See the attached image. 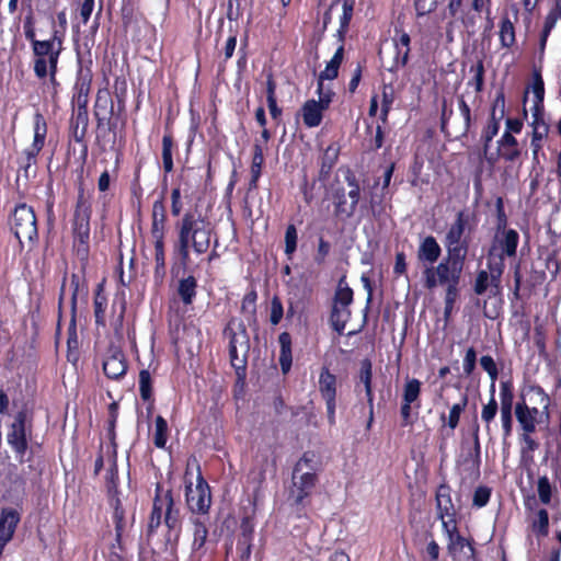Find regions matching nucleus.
I'll list each match as a JSON object with an SVG mask.
<instances>
[{"label": "nucleus", "mask_w": 561, "mask_h": 561, "mask_svg": "<svg viewBox=\"0 0 561 561\" xmlns=\"http://www.w3.org/2000/svg\"><path fill=\"white\" fill-rule=\"evenodd\" d=\"M442 254V249L436 239L432 236L425 237L417 249V260L432 266Z\"/></svg>", "instance_id": "b1692460"}, {"label": "nucleus", "mask_w": 561, "mask_h": 561, "mask_svg": "<svg viewBox=\"0 0 561 561\" xmlns=\"http://www.w3.org/2000/svg\"><path fill=\"white\" fill-rule=\"evenodd\" d=\"M213 227L201 215L186 213L180 224L179 252L183 261H187L190 245L197 254L207 252L210 245Z\"/></svg>", "instance_id": "f257e3e1"}, {"label": "nucleus", "mask_w": 561, "mask_h": 561, "mask_svg": "<svg viewBox=\"0 0 561 561\" xmlns=\"http://www.w3.org/2000/svg\"><path fill=\"white\" fill-rule=\"evenodd\" d=\"M393 273L397 276L405 275L407 274L405 254L403 252H398L396 254V262H394V266H393Z\"/></svg>", "instance_id": "338daca9"}, {"label": "nucleus", "mask_w": 561, "mask_h": 561, "mask_svg": "<svg viewBox=\"0 0 561 561\" xmlns=\"http://www.w3.org/2000/svg\"><path fill=\"white\" fill-rule=\"evenodd\" d=\"M319 100L316 101L319 105H321L324 110H327L333 98V92L330 89H325L323 85V81L318 80V89H317Z\"/></svg>", "instance_id": "6e6d98bb"}, {"label": "nucleus", "mask_w": 561, "mask_h": 561, "mask_svg": "<svg viewBox=\"0 0 561 561\" xmlns=\"http://www.w3.org/2000/svg\"><path fill=\"white\" fill-rule=\"evenodd\" d=\"M167 440H168V423L161 415H158L156 417V424H154L153 444L158 448H163L167 444Z\"/></svg>", "instance_id": "ea45409f"}, {"label": "nucleus", "mask_w": 561, "mask_h": 561, "mask_svg": "<svg viewBox=\"0 0 561 561\" xmlns=\"http://www.w3.org/2000/svg\"><path fill=\"white\" fill-rule=\"evenodd\" d=\"M172 148L173 140L171 136L164 135L162 138V161L165 172H171L173 169Z\"/></svg>", "instance_id": "49530a36"}, {"label": "nucleus", "mask_w": 561, "mask_h": 561, "mask_svg": "<svg viewBox=\"0 0 561 561\" xmlns=\"http://www.w3.org/2000/svg\"><path fill=\"white\" fill-rule=\"evenodd\" d=\"M499 151L506 161H515L520 156L518 142L510 133H504L499 140Z\"/></svg>", "instance_id": "bb28decb"}, {"label": "nucleus", "mask_w": 561, "mask_h": 561, "mask_svg": "<svg viewBox=\"0 0 561 561\" xmlns=\"http://www.w3.org/2000/svg\"><path fill=\"white\" fill-rule=\"evenodd\" d=\"M171 213L173 216H179L182 211L181 191L173 188L171 193Z\"/></svg>", "instance_id": "69168bd1"}, {"label": "nucleus", "mask_w": 561, "mask_h": 561, "mask_svg": "<svg viewBox=\"0 0 561 561\" xmlns=\"http://www.w3.org/2000/svg\"><path fill=\"white\" fill-rule=\"evenodd\" d=\"M477 354L474 348L470 347L466 352V356L463 358V371L467 376L471 375L476 367Z\"/></svg>", "instance_id": "e2e57ef3"}, {"label": "nucleus", "mask_w": 561, "mask_h": 561, "mask_svg": "<svg viewBox=\"0 0 561 561\" xmlns=\"http://www.w3.org/2000/svg\"><path fill=\"white\" fill-rule=\"evenodd\" d=\"M490 273L486 271H480L474 282V291L477 295H482L489 287L497 290L500 287L501 276L504 270V263L502 262H489Z\"/></svg>", "instance_id": "6ab92c4d"}, {"label": "nucleus", "mask_w": 561, "mask_h": 561, "mask_svg": "<svg viewBox=\"0 0 561 561\" xmlns=\"http://www.w3.org/2000/svg\"><path fill=\"white\" fill-rule=\"evenodd\" d=\"M279 343V365L282 371L287 374L291 368L293 355H291V336L288 332H283L278 336Z\"/></svg>", "instance_id": "c85d7f7f"}, {"label": "nucleus", "mask_w": 561, "mask_h": 561, "mask_svg": "<svg viewBox=\"0 0 561 561\" xmlns=\"http://www.w3.org/2000/svg\"><path fill=\"white\" fill-rule=\"evenodd\" d=\"M491 496V489L488 486H478L474 490L472 504L473 506L481 508L485 506Z\"/></svg>", "instance_id": "603ef678"}, {"label": "nucleus", "mask_w": 561, "mask_h": 561, "mask_svg": "<svg viewBox=\"0 0 561 561\" xmlns=\"http://www.w3.org/2000/svg\"><path fill=\"white\" fill-rule=\"evenodd\" d=\"M531 91L535 98L534 103L536 107H538L542 103L545 96V84L539 70H535L533 73Z\"/></svg>", "instance_id": "c03bdc74"}, {"label": "nucleus", "mask_w": 561, "mask_h": 561, "mask_svg": "<svg viewBox=\"0 0 561 561\" xmlns=\"http://www.w3.org/2000/svg\"><path fill=\"white\" fill-rule=\"evenodd\" d=\"M319 390L327 404L328 421L331 425L335 424V397L336 378L328 368H322L319 378Z\"/></svg>", "instance_id": "4468645a"}, {"label": "nucleus", "mask_w": 561, "mask_h": 561, "mask_svg": "<svg viewBox=\"0 0 561 561\" xmlns=\"http://www.w3.org/2000/svg\"><path fill=\"white\" fill-rule=\"evenodd\" d=\"M353 7H354V1L353 0H344L343 1V14L341 16V28H340V32H344L346 30V27L348 26V23L352 19V14H353Z\"/></svg>", "instance_id": "052dcab7"}, {"label": "nucleus", "mask_w": 561, "mask_h": 561, "mask_svg": "<svg viewBox=\"0 0 561 561\" xmlns=\"http://www.w3.org/2000/svg\"><path fill=\"white\" fill-rule=\"evenodd\" d=\"M466 407H467V397L463 396L460 402L455 403L450 408L449 414H448V420H447V425L449 426V428L451 431H454L458 426L460 415L463 412V410L466 409Z\"/></svg>", "instance_id": "a18cd8bd"}, {"label": "nucleus", "mask_w": 561, "mask_h": 561, "mask_svg": "<svg viewBox=\"0 0 561 561\" xmlns=\"http://www.w3.org/2000/svg\"><path fill=\"white\" fill-rule=\"evenodd\" d=\"M519 236L514 229H503L497 231L491 248V255H497L499 261L503 262L505 256H515Z\"/></svg>", "instance_id": "ddd939ff"}, {"label": "nucleus", "mask_w": 561, "mask_h": 561, "mask_svg": "<svg viewBox=\"0 0 561 561\" xmlns=\"http://www.w3.org/2000/svg\"><path fill=\"white\" fill-rule=\"evenodd\" d=\"M197 282L194 276H187L179 280L178 295L181 301L185 305H192L196 297Z\"/></svg>", "instance_id": "c756f323"}, {"label": "nucleus", "mask_w": 561, "mask_h": 561, "mask_svg": "<svg viewBox=\"0 0 561 561\" xmlns=\"http://www.w3.org/2000/svg\"><path fill=\"white\" fill-rule=\"evenodd\" d=\"M193 550H199L206 542L208 529L206 525L201 522L198 518L193 519Z\"/></svg>", "instance_id": "58836bf2"}, {"label": "nucleus", "mask_w": 561, "mask_h": 561, "mask_svg": "<svg viewBox=\"0 0 561 561\" xmlns=\"http://www.w3.org/2000/svg\"><path fill=\"white\" fill-rule=\"evenodd\" d=\"M549 516L546 510H539L533 522V530L540 536L548 534Z\"/></svg>", "instance_id": "09e8293b"}, {"label": "nucleus", "mask_w": 561, "mask_h": 561, "mask_svg": "<svg viewBox=\"0 0 561 561\" xmlns=\"http://www.w3.org/2000/svg\"><path fill=\"white\" fill-rule=\"evenodd\" d=\"M467 220L462 211L457 214L456 220L450 225L445 237L447 255L457 260H466L468 241L463 238Z\"/></svg>", "instance_id": "1a4fd4ad"}, {"label": "nucleus", "mask_w": 561, "mask_h": 561, "mask_svg": "<svg viewBox=\"0 0 561 561\" xmlns=\"http://www.w3.org/2000/svg\"><path fill=\"white\" fill-rule=\"evenodd\" d=\"M154 242V261H156V271L164 270L165 257H164V243L163 240L153 241Z\"/></svg>", "instance_id": "bf43d9fd"}, {"label": "nucleus", "mask_w": 561, "mask_h": 561, "mask_svg": "<svg viewBox=\"0 0 561 561\" xmlns=\"http://www.w3.org/2000/svg\"><path fill=\"white\" fill-rule=\"evenodd\" d=\"M421 393V382L420 380L412 378L408 379L404 383L403 388V402L413 404L417 401Z\"/></svg>", "instance_id": "a19ab883"}, {"label": "nucleus", "mask_w": 561, "mask_h": 561, "mask_svg": "<svg viewBox=\"0 0 561 561\" xmlns=\"http://www.w3.org/2000/svg\"><path fill=\"white\" fill-rule=\"evenodd\" d=\"M465 260L446 255L436 266H425L423 271L424 287L428 290L442 286L446 288L449 300L458 295V285L463 270Z\"/></svg>", "instance_id": "f03ea898"}, {"label": "nucleus", "mask_w": 561, "mask_h": 561, "mask_svg": "<svg viewBox=\"0 0 561 561\" xmlns=\"http://www.w3.org/2000/svg\"><path fill=\"white\" fill-rule=\"evenodd\" d=\"M537 492L541 503L549 504L551 502L552 488L549 479L546 476L538 479Z\"/></svg>", "instance_id": "8fccbe9b"}, {"label": "nucleus", "mask_w": 561, "mask_h": 561, "mask_svg": "<svg viewBox=\"0 0 561 561\" xmlns=\"http://www.w3.org/2000/svg\"><path fill=\"white\" fill-rule=\"evenodd\" d=\"M397 57L396 65L404 66L408 62L410 53V36L408 33L402 32L398 39H396Z\"/></svg>", "instance_id": "c9c22d12"}, {"label": "nucleus", "mask_w": 561, "mask_h": 561, "mask_svg": "<svg viewBox=\"0 0 561 561\" xmlns=\"http://www.w3.org/2000/svg\"><path fill=\"white\" fill-rule=\"evenodd\" d=\"M139 392L144 400H149L152 394L151 376L146 369L139 373Z\"/></svg>", "instance_id": "3c124183"}, {"label": "nucleus", "mask_w": 561, "mask_h": 561, "mask_svg": "<svg viewBox=\"0 0 561 561\" xmlns=\"http://www.w3.org/2000/svg\"><path fill=\"white\" fill-rule=\"evenodd\" d=\"M467 0H449L448 11L453 18H458L463 13L465 2ZM489 0H472V9L476 12H482Z\"/></svg>", "instance_id": "f704fd0d"}, {"label": "nucleus", "mask_w": 561, "mask_h": 561, "mask_svg": "<svg viewBox=\"0 0 561 561\" xmlns=\"http://www.w3.org/2000/svg\"><path fill=\"white\" fill-rule=\"evenodd\" d=\"M345 180L348 186L346 195L350 201H344V188H336L332 198L336 216L350 218L355 214L358 205L360 186L355 174L348 169L345 171Z\"/></svg>", "instance_id": "423d86ee"}, {"label": "nucleus", "mask_w": 561, "mask_h": 561, "mask_svg": "<svg viewBox=\"0 0 561 561\" xmlns=\"http://www.w3.org/2000/svg\"><path fill=\"white\" fill-rule=\"evenodd\" d=\"M184 481L188 508L193 513H207L211 504L210 489L195 459L187 461Z\"/></svg>", "instance_id": "7ed1b4c3"}, {"label": "nucleus", "mask_w": 561, "mask_h": 561, "mask_svg": "<svg viewBox=\"0 0 561 561\" xmlns=\"http://www.w3.org/2000/svg\"><path fill=\"white\" fill-rule=\"evenodd\" d=\"M480 365L489 374L491 380L495 381L499 371L494 359L490 355H484L480 358Z\"/></svg>", "instance_id": "13d9d810"}, {"label": "nucleus", "mask_w": 561, "mask_h": 561, "mask_svg": "<svg viewBox=\"0 0 561 561\" xmlns=\"http://www.w3.org/2000/svg\"><path fill=\"white\" fill-rule=\"evenodd\" d=\"M520 405H527L528 408H536L538 411L541 409L542 413L550 414V397L548 393L537 385H526L522 388L519 399L516 402Z\"/></svg>", "instance_id": "2eb2a0df"}, {"label": "nucleus", "mask_w": 561, "mask_h": 561, "mask_svg": "<svg viewBox=\"0 0 561 561\" xmlns=\"http://www.w3.org/2000/svg\"><path fill=\"white\" fill-rule=\"evenodd\" d=\"M458 108L461 117L463 118V133H467L471 123V112L469 105L465 102L463 99L459 100Z\"/></svg>", "instance_id": "0e129e2a"}, {"label": "nucleus", "mask_w": 561, "mask_h": 561, "mask_svg": "<svg viewBox=\"0 0 561 561\" xmlns=\"http://www.w3.org/2000/svg\"><path fill=\"white\" fill-rule=\"evenodd\" d=\"M113 113V101L107 92L100 91L95 101V116L99 123L105 122Z\"/></svg>", "instance_id": "2f4dec72"}, {"label": "nucleus", "mask_w": 561, "mask_h": 561, "mask_svg": "<svg viewBox=\"0 0 561 561\" xmlns=\"http://www.w3.org/2000/svg\"><path fill=\"white\" fill-rule=\"evenodd\" d=\"M499 37L503 48H511L515 42V27L507 15L502 16L499 25Z\"/></svg>", "instance_id": "7c9ffc66"}, {"label": "nucleus", "mask_w": 561, "mask_h": 561, "mask_svg": "<svg viewBox=\"0 0 561 561\" xmlns=\"http://www.w3.org/2000/svg\"><path fill=\"white\" fill-rule=\"evenodd\" d=\"M353 301V291L348 287H339L335 293L332 312L330 317L334 331L342 334L351 318L350 305Z\"/></svg>", "instance_id": "9d476101"}, {"label": "nucleus", "mask_w": 561, "mask_h": 561, "mask_svg": "<svg viewBox=\"0 0 561 561\" xmlns=\"http://www.w3.org/2000/svg\"><path fill=\"white\" fill-rule=\"evenodd\" d=\"M500 399H501V410L512 411L514 394H513L512 386L510 382H507V381L501 382Z\"/></svg>", "instance_id": "de8ad7c7"}, {"label": "nucleus", "mask_w": 561, "mask_h": 561, "mask_svg": "<svg viewBox=\"0 0 561 561\" xmlns=\"http://www.w3.org/2000/svg\"><path fill=\"white\" fill-rule=\"evenodd\" d=\"M107 299L102 294L101 287H99L94 297V317L96 324L104 325L105 324V308H106Z\"/></svg>", "instance_id": "37998d69"}, {"label": "nucleus", "mask_w": 561, "mask_h": 561, "mask_svg": "<svg viewBox=\"0 0 561 561\" xmlns=\"http://www.w3.org/2000/svg\"><path fill=\"white\" fill-rule=\"evenodd\" d=\"M34 72L37 78L49 77L53 84L56 83V72L59 55L62 50V38L55 31L49 39L34 43Z\"/></svg>", "instance_id": "20e7f679"}, {"label": "nucleus", "mask_w": 561, "mask_h": 561, "mask_svg": "<svg viewBox=\"0 0 561 561\" xmlns=\"http://www.w3.org/2000/svg\"><path fill=\"white\" fill-rule=\"evenodd\" d=\"M445 534L448 538L447 548L454 561H476L474 549L466 538L460 536L458 529Z\"/></svg>", "instance_id": "aec40b11"}, {"label": "nucleus", "mask_w": 561, "mask_h": 561, "mask_svg": "<svg viewBox=\"0 0 561 561\" xmlns=\"http://www.w3.org/2000/svg\"><path fill=\"white\" fill-rule=\"evenodd\" d=\"M535 432L522 431L519 435L520 440V455L523 459L533 460L534 451L538 449L539 443L533 437Z\"/></svg>", "instance_id": "72a5a7b5"}, {"label": "nucleus", "mask_w": 561, "mask_h": 561, "mask_svg": "<svg viewBox=\"0 0 561 561\" xmlns=\"http://www.w3.org/2000/svg\"><path fill=\"white\" fill-rule=\"evenodd\" d=\"M290 497L296 504L308 497L317 483V468L313 456L305 454L296 463L293 472Z\"/></svg>", "instance_id": "39448f33"}, {"label": "nucleus", "mask_w": 561, "mask_h": 561, "mask_svg": "<svg viewBox=\"0 0 561 561\" xmlns=\"http://www.w3.org/2000/svg\"><path fill=\"white\" fill-rule=\"evenodd\" d=\"M438 518L442 520L444 533H453L457 528L456 510L451 501L450 490L440 485L436 492Z\"/></svg>", "instance_id": "f8f14e48"}, {"label": "nucleus", "mask_w": 561, "mask_h": 561, "mask_svg": "<svg viewBox=\"0 0 561 561\" xmlns=\"http://www.w3.org/2000/svg\"><path fill=\"white\" fill-rule=\"evenodd\" d=\"M111 505L114 508L113 520L115 523L116 539L119 541L126 526L125 510L118 497L113 499Z\"/></svg>", "instance_id": "e433bc0d"}, {"label": "nucleus", "mask_w": 561, "mask_h": 561, "mask_svg": "<svg viewBox=\"0 0 561 561\" xmlns=\"http://www.w3.org/2000/svg\"><path fill=\"white\" fill-rule=\"evenodd\" d=\"M11 229L22 244L37 237L36 217L32 207L26 204L18 205L12 214Z\"/></svg>", "instance_id": "0eeeda50"}, {"label": "nucleus", "mask_w": 561, "mask_h": 561, "mask_svg": "<svg viewBox=\"0 0 561 561\" xmlns=\"http://www.w3.org/2000/svg\"><path fill=\"white\" fill-rule=\"evenodd\" d=\"M497 412V403L495 398L492 396L490 401L483 405L481 411V419L489 425V423L495 417Z\"/></svg>", "instance_id": "4d7b16f0"}, {"label": "nucleus", "mask_w": 561, "mask_h": 561, "mask_svg": "<svg viewBox=\"0 0 561 561\" xmlns=\"http://www.w3.org/2000/svg\"><path fill=\"white\" fill-rule=\"evenodd\" d=\"M284 316V308L282 301L278 297L274 296L271 300V317L270 321L272 324L276 325L280 322Z\"/></svg>", "instance_id": "5fc2aeb1"}, {"label": "nucleus", "mask_w": 561, "mask_h": 561, "mask_svg": "<svg viewBox=\"0 0 561 561\" xmlns=\"http://www.w3.org/2000/svg\"><path fill=\"white\" fill-rule=\"evenodd\" d=\"M437 0H415V10L417 15H426L435 10Z\"/></svg>", "instance_id": "680f3d73"}, {"label": "nucleus", "mask_w": 561, "mask_h": 561, "mask_svg": "<svg viewBox=\"0 0 561 561\" xmlns=\"http://www.w3.org/2000/svg\"><path fill=\"white\" fill-rule=\"evenodd\" d=\"M103 370L111 379H119L127 371L124 353L117 346H111L103 362Z\"/></svg>", "instance_id": "412c9836"}, {"label": "nucleus", "mask_w": 561, "mask_h": 561, "mask_svg": "<svg viewBox=\"0 0 561 561\" xmlns=\"http://www.w3.org/2000/svg\"><path fill=\"white\" fill-rule=\"evenodd\" d=\"M89 221H90V207L83 199V196L80 195L77 204V209L75 214V230L77 233L83 238H88L89 236Z\"/></svg>", "instance_id": "393cba45"}, {"label": "nucleus", "mask_w": 561, "mask_h": 561, "mask_svg": "<svg viewBox=\"0 0 561 561\" xmlns=\"http://www.w3.org/2000/svg\"><path fill=\"white\" fill-rule=\"evenodd\" d=\"M26 436L25 413L19 412L7 434V443L14 451L15 459L20 462L24 461L27 450Z\"/></svg>", "instance_id": "9b49d317"}, {"label": "nucleus", "mask_w": 561, "mask_h": 561, "mask_svg": "<svg viewBox=\"0 0 561 561\" xmlns=\"http://www.w3.org/2000/svg\"><path fill=\"white\" fill-rule=\"evenodd\" d=\"M499 131V122L495 119H492L489 125L486 126L485 130L483 131V139L485 141V147H488L489 142L493 139V137Z\"/></svg>", "instance_id": "774afa93"}, {"label": "nucleus", "mask_w": 561, "mask_h": 561, "mask_svg": "<svg viewBox=\"0 0 561 561\" xmlns=\"http://www.w3.org/2000/svg\"><path fill=\"white\" fill-rule=\"evenodd\" d=\"M92 77L89 71L80 70L75 84L72 104L76 107H87Z\"/></svg>", "instance_id": "4be33fe9"}, {"label": "nucleus", "mask_w": 561, "mask_h": 561, "mask_svg": "<svg viewBox=\"0 0 561 561\" xmlns=\"http://www.w3.org/2000/svg\"><path fill=\"white\" fill-rule=\"evenodd\" d=\"M264 163L263 148L259 145H254V154L251 164V183L252 187L256 186V182L261 175V169Z\"/></svg>", "instance_id": "4c0bfd02"}, {"label": "nucleus", "mask_w": 561, "mask_h": 561, "mask_svg": "<svg viewBox=\"0 0 561 561\" xmlns=\"http://www.w3.org/2000/svg\"><path fill=\"white\" fill-rule=\"evenodd\" d=\"M297 247V230L295 226L289 225L285 233V253L290 256Z\"/></svg>", "instance_id": "864d4df0"}, {"label": "nucleus", "mask_w": 561, "mask_h": 561, "mask_svg": "<svg viewBox=\"0 0 561 561\" xmlns=\"http://www.w3.org/2000/svg\"><path fill=\"white\" fill-rule=\"evenodd\" d=\"M47 134V125L44 116L41 113L34 115V139L32 145L24 150L25 168H28L35 162L37 154L44 147Z\"/></svg>", "instance_id": "a211bd4d"}, {"label": "nucleus", "mask_w": 561, "mask_h": 561, "mask_svg": "<svg viewBox=\"0 0 561 561\" xmlns=\"http://www.w3.org/2000/svg\"><path fill=\"white\" fill-rule=\"evenodd\" d=\"M226 336L229 339V355L231 364L234 368H243L250 350V341L243 324L233 328L229 324L225 330Z\"/></svg>", "instance_id": "6e6552de"}, {"label": "nucleus", "mask_w": 561, "mask_h": 561, "mask_svg": "<svg viewBox=\"0 0 561 561\" xmlns=\"http://www.w3.org/2000/svg\"><path fill=\"white\" fill-rule=\"evenodd\" d=\"M324 111L321 105L316 103V100H308L301 107L304 124L309 128L319 126L322 122Z\"/></svg>", "instance_id": "a878e982"}, {"label": "nucleus", "mask_w": 561, "mask_h": 561, "mask_svg": "<svg viewBox=\"0 0 561 561\" xmlns=\"http://www.w3.org/2000/svg\"><path fill=\"white\" fill-rule=\"evenodd\" d=\"M515 416L522 431L536 432L537 427L548 423L550 414L542 413L541 409L515 404Z\"/></svg>", "instance_id": "dca6fc26"}, {"label": "nucleus", "mask_w": 561, "mask_h": 561, "mask_svg": "<svg viewBox=\"0 0 561 561\" xmlns=\"http://www.w3.org/2000/svg\"><path fill=\"white\" fill-rule=\"evenodd\" d=\"M343 58H344V47L341 45L336 49V51L333 55V57L331 58V60L327 64L324 70L320 72V75H319L320 81L335 79L339 75V68L343 61Z\"/></svg>", "instance_id": "473e14b6"}, {"label": "nucleus", "mask_w": 561, "mask_h": 561, "mask_svg": "<svg viewBox=\"0 0 561 561\" xmlns=\"http://www.w3.org/2000/svg\"><path fill=\"white\" fill-rule=\"evenodd\" d=\"M162 517L164 518V511L162 505V492L158 489L153 502V507L149 520V528L154 529L160 526Z\"/></svg>", "instance_id": "79ce46f5"}, {"label": "nucleus", "mask_w": 561, "mask_h": 561, "mask_svg": "<svg viewBox=\"0 0 561 561\" xmlns=\"http://www.w3.org/2000/svg\"><path fill=\"white\" fill-rule=\"evenodd\" d=\"M162 505L165 525L169 529H176L180 523V512L174 507V501L170 491L162 492Z\"/></svg>", "instance_id": "cd10ccee"}, {"label": "nucleus", "mask_w": 561, "mask_h": 561, "mask_svg": "<svg viewBox=\"0 0 561 561\" xmlns=\"http://www.w3.org/2000/svg\"><path fill=\"white\" fill-rule=\"evenodd\" d=\"M373 377V365L368 358L360 362V369L358 374V381L356 383V391L360 393V387H363L368 404V422L367 428H370L374 421V393L371 387Z\"/></svg>", "instance_id": "f3484780"}, {"label": "nucleus", "mask_w": 561, "mask_h": 561, "mask_svg": "<svg viewBox=\"0 0 561 561\" xmlns=\"http://www.w3.org/2000/svg\"><path fill=\"white\" fill-rule=\"evenodd\" d=\"M531 126L533 134L530 147L533 150V159L538 160L539 151L542 149L543 141L547 139L549 135V125L545 122L542 117L535 114Z\"/></svg>", "instance_id": "5701e85b"}]
</instances>
